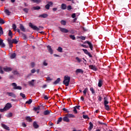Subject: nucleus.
I'll return each mask as SVG.
<instances>
[{
	"instance_id": "1",
	"label": "nucleus",
	"mask_w": 131,
	"mask_h": 131,
	"mask_svg": "<svg viewBox=\"0 0 131 131\" xmlns=\"http://www.w3.org/2000/svg\"><path fill=\"white\" fill-rule=\"evenodd\" d=\"M29 27L32 28V29H33V30H36V31H39V29H43V27L39 26L38 28L36 26H35L34 25L32 24V23H29Z\"/></svg>"
},
{
	"instance_id": "2",
	"label": "nucleus",
	"mask_w": 131,
	"mask_h": 131,
	"mask_svg": "<svg viewBox=\"0 0 131 131\" xmlns=\"http://www.w3.org/2000/svg\"><path fill=\"white\" fill-rule=\"evenodd\" d=\"M69 82H70V76L66 75L64 77V80L63 81V84H65L66 86L69 85Z\"/></svg>"
},
{
	"instance_id": "3",
	"label": "nucleus",
	"mask_w": 131,
	"mask_h": 131,
	"mask_svg": "<svg viewBox=\"0 0 131 131\" xmlns=\"http://www.w3.org/2000/svg\"><path fill=\"white\" fill-rule=\"evenodd\" d=\"M11 85H12L13 90H18L19 91L22 90V87L21 86H17L16 83H11Z\"/></svg>"
},
{
	"instance_id": "4",
	"label": "nucleus",
	"mask_w": 131,
	"mask_h": 131,
	"mask_svg": "<svg viewBox=\"0 0 131 131\" xmlns=\"http://www.w3.org/2000/svg\"><path fill=\"white\" fill-rule=\"evenodd\" d=\"M54 3L52 2H48V4L45 6V9L46 10H50V7H53Z\"/></svg>"
},
{
	"instance_id": "5",
	"label": "nucleus",
	"mask_w": 131,
	"mask_h": 131,
	"mask_svg": "<svg viewBox=\"0 0 131 131\" xmlns=\"http://www.w3.org/2000/svg\"><path fill=\"white\" fill-rule=\"evenodd\" d=\"M58 28L60 31H61V32H62V33H68V32H69V30H68L67 29H65L61 27H58Z\"/></svg>"
},
{
	"instance_id": "6",
	"label": "nucleus",
	"mask_w": 131,
	"mask_h": 131,
	"mask_svg": "<svg viewBox=\"0 0 131 131\" xmlns=\"http://www.w3.org/2000/svg\"><path fill=\"white\" fill-rule=\"evenodd\" d=\"M7 41L8 42V45H9V48L11 49V48H13V40H12V38H8L7 39Z\"/></svg>"
},
{
	"instance_id": "7",
	"label": "nucleus",
	"mask_w": 131,
	"mask_h": 131,
	"mask_svg": "<svg viewBox=\"0 0 131 131\" xmlns=\"http://www.w3.org/2000/svg\"><path fill=\"white\" fill-rule=\"evenodd\" d=\"M6 95H8L9 97H12V98H17V95H16L13 92H7Z\"/></svg>"
},
{
	"instance_id": "8",
	"label": "nucleus",
	"mask_w": 131,
	"mask_h": 131,
	"mask_svg": "<svg viewBox=\"0 0 131 131\" xmlns=\"http://www.w3.org/2000/svg\"><path fill=\"white\" fill-rule=\"evenodd\" d=\"M82 51L84 52V54L88 55V56H89V57H90V58L93 57V56L92 55V54H91V53H90V52H89V51H88V50L83 49Z\"/></svg>"
},
{
	"instance_id": "9",
	"label": "nucleus",
	"mask_w": 131,
	"mask_h": 131,
	"mask_svg": "<svg viewBox=\"0 0 131 131\" xmlns=\"http://www.w3.org/2000/svg\"><path fill=\"white\" fill-rule=\"evenodd\" d=\"M12 107V104L10 103H8L6 104L5 106L4 107L5 110L8 111L9 109Z\"/></svg>"
},
{
	"instance_id": "10",
	"label": "nucleus",
	"mask_w": 131,
	"mask_h": 131,
	"mask_svg": "<svg viewBox=\"0 0 131 131\" xmlns=\"http://www.w3.org/2000/svg\"><path fill=\"white\" fill-rule=\"evenodd\" d=\"M84 43H87L88 45H89V48H90L91 51H93V49H94V47L93 46V44H92V43H91V42H90L89 41H85L84 42Z\"/></svg>"
},
{
	"instance_id": "11",
	"label": "nucleus",
	"mask_w": 131,
	"mask_h": 131,
	"mask_svg": "<svg viewBox=\"0 0 131 131\" xmlns=\"http://www.w3.org/2000/svg\"><path fill=\"white\" fill-rule=\"evenodd\" d=\"M35 81V80L32 79L31 81H28V84L30 86H34V82Z\"/></svg>"
},
{
	"instance_id": "12",
	"label": "nucleus",
	"mask_w": 131,
	"mask_h": 131,
	"mask_svg": "<svg viewBox=\"0 0 131 131\" xmlns=\"http://www.w3.org/2000/svg\"><path fill=\"white\" fill-rule=\"evenodd\" d=\"M89 68L90 69H91L92 70H94V71H97L98 70L96 66H94L92 64L89 66Z\"/></svg>"
},
{
	"instance_id": "13",
	"label": "nucleus",
	"mask_w": 131,
	"mask_h": 131,
	"mask_svg": "<svg viewBox=\"0 0 131 131\" xmlns=\"http://www.w3.org/2000/svg\"><path fill=\"white\" fill-rule=\"evenodd\" d=\"M47 49L49 53H50L51 55H53V53L54 52V51L53 50V49H52V47H51V46L50 45L47 46Z\"/></svg>"
},
{
	"instance_id": "14",
	"label": "nucleus",
	"mask_w": 131,
	"mask_h": 131,
	"mask_svg": "<svg viewBox=\"0 0 131 131\" xmlns=\"http://www.w3.org/2000/svg\"><path fill=\"white\" fill-rule=\"evenodd\" d=\"M1 126L3 128H4V129H6V130H10V127H9L7 125L2 123Z\"/></svg>"
},
{
	"instance_id": "15",
	"label": "nucleus",
	"mask_w": 131,
	"mask_h": 131,
	"mask_svg": "<svg viewBox=\"0 0 131 131\" xmlns=\"http://www.w3.org/2000/svg\"><path fill=\"white\" fill-rule=\"evenodd\" d=\"M33 126L34 128L37 129L39 127V125L37 124V122L34 121L33 123Z\"/></svg>"
},
{
	"instance_id": "16",
	"label": "nucleus",
	"mask_w": 131,
	"mask_h": 131,
	"mask_svg": "<svg viewBox=\"0 0 131 131\" xmlns=\"http://www.w3.org/2000/svg\"><path fill=\"white\" fill-rule=\"evenodd\" d=\"M49 15H48V14L46 13H43L42 14H40L38 16L39 18H48Z\"/></svg>"
},
{
	"instance_id": "17",
	"label": "nucleus",
	"mask_w": 131,
	"mask_h": 131,
	"mask_svg": "<svg viewBox=\"0 0 131 131\" xmlns=\"http://www.w3.org/2000/svg\"><path fill=\"white\" fill-rule=\"evenodd\" d=\"M78 73H81V74H83V70L80 69H78L76 70V74H78Z\"/></svg>"
},
{
	"instance_id": "18",
	"label": "nucleus",
	"mask_w": 131,
	"mask_h": 131,
	"mask_svg": "<svg viewBox=\"0 0 131 131\" xmlns=\"http://www.w3.org/2000/svg\"><path fill=\"white\" fill-rule=\"evenodd\" d=\"M12 69L10 67H6V68H4L3 70L5 71L6 72H9V71H12Z\"/></svg>"
},
{
	"instance_id": "19",
	"label": "nucleus",
	"mask_w": 131,
	"mask_h": 131,
	"mask_svg": "<svg viewBox=\"0 0 131 131\" xmlns=\"http://www.w3.org/2000/svg\"><path fill=\"white\" fill-rule=\"evenodd\" d=\"M63 121H64L65 122H70V120L68 118V117L65 116L62 119Z\"/></svg>"
},
{
	"instance_id": "20",
	"label": "nucleus",
	"mask_w": 131,
	"mask_h": 131,
	"mask_svg": "<svg viewBox=\"0 0 131 131\" xmlns=\"http://www.w3.org/2000/svg\"><path fill=\"white\" fill-rule=\"evenodd\" d=\"M104 105H108V104H109V101H108V98L107 97H104Z\"/></svg>"
},
{
	"instance_id": "21",
	"label": "nucleus",
	"mask_w": 131,
	"mask_h": 131,
	"mask_svg": "<svg viewBox=\"0 0 131 131\" xmlns=\"http://www.w3.org/2000/svg\"><path fill=\"white\" fill-rule=\"evenodd\" d=\"M19 28L21 31H23L24 32H25L26 31V30L25 28L23 26V25L20 24Z\"/></svg>"
},
{
	"instance_id": "22",
	"label": "nucleus",
	"mask_w": 131,
	"mask_h": 131,
	"mask_svg": "<svg viewBox=\"0 0 131 131\" xmlns=\"http://www.w3.org/2000/svg\"><path fill=\"white\" fill-rule=\"evenodd\" d=\"M4 40L0 38V46H1V48H5L6 47V45L3 42Z\"/></svg>"
},
{
	"instance_id": "23",
	"label": "nucleus",
	"mask_w": 131,
	"mask_h": 131,
	"mask_svg": "<svg viewBox=\"0 0 131 131\" xmlns=\"http://www.w3.org/2000/svg\"><path fill=\"white\" fill-rule=\"evenodd\" d=\"M60 8L61 10H66V8H67V6H66V4H62L61 5Z\"/></svg>"
},
{
	"instance_id": "24",
	"label": "nucleus",
	"mask_w": 131,
	"mask_h": 131,
	"mask_svg": "<svg viewBox=\"0 0 131 131\" xmlns=\"http://www.w3.org/2000/svg\"><path fill=\"white\" fill-rule=\"evenodd\" d=\"M89 124L90 126L88 129L89 130H92L93 129V127H94V125L93 124V123H92V122H90Z\"/></svg>"
},
{
	"instance_id": "25",
	"label": "nucleus",
	"mask_w": 131,
	"mask_h": 131,
	"mask_svg": "<svg viewBox=\"0 0 131 131\" xmlns=\"http://www.w3.org/2000/svg\"><path fill=\"white\" fill-rule=\"evenodd\" d=\"M21 34H22V37L23 39H24V40H26L27 39H28V37H27V36L26 35V34L23 33H20Z\"/></svg>"
},
{
	"instance_id": "26",
	"label": "nucleus",
	"mask_w": 131,
	"mask_h": 131,
	"mask_svg": "<svg viewBox=\"0 0 131 131\" xmlns=\"http://www.w3.org/2000/svg\"><path fill=\"white\" fill-rule=\"evenodd\" d=\"M61 81V79L60 78H58L54 82L53 84H58L59 82Z\"/></svg>"
},
{
	"instance_id": "27",
	"label": "nucleus",
	"mask_w": 131,
	"mask_h": 131,
	"mask_svg": "<svg viewBox=\"0 0 131 131\" xmlns=\"http://www.w3.org/2000/svg\"><path fill=\"white\" fill-rule=\"evenodd\" d=\"M51 112H52V111H49V110L45 111L43 112V115H49L50 113H51Z\"/></svg>"
},
{
	"instance_id": "28",
	"label": "nucleus",
	"mask_w": 131,
	"mask_h": 131,
	"mask_svg": "<svg viewBox=\"0 0 131 131\" xmlns=\"http://www.w3.org/2000/svg\"><path fill=\"white\" fill-rule=\"evenodd\" d=\"M26 119V121H28L29 122H32V119L29 116L27 117Z\"/></svg>"
},
{
	"instance_id": "29",
	"label": "nucleus",
	"mask_w": 131,
	"mask_h": 131,
	"mask_svg": "<svg viewBox=\"0 0 131 131\" xmlns=\"http://www.w3.org/2000/svg\"><path fill=\"white\" fill-rule=\"evenodd\" d=\"M103 84V81L102 79H100L98 82V86L99 88H101Z\"/></svg>"
},
{
	"instance_id": "30",
	"label": "nucleus",
	"mask_w": 131,
	"mask_h": 131,
	"mask_svg": "<svg viewBox=\"0 0 131 131\" xmlns=\"http://www.w3.org/2000/svg\"><path fill=\"white\" fill-rule=\"evenodd\" d=\"M88 91H89V89L88 88H86L84 91H83V93L84 96H86V93H88Z\"/></svg>"
},
{
	"instance_id": "31",
	"label": "nucleus",
	"mask_w": 131,
	"mask_h": 131,
	"mask_svg": "<svg viewBox=\"0 0 131 131\" xmlns=\"http://www.w3.org/2000/svg\"><path fill=\"white\" fill-rule=\"evenodd\" d=\"M8 35L10 37V38H13V33H12V31L10 30H9Z\"/></svg>"
},
{
	"instance_id": "32",
	"label": "nucleus",
	"mask_w": 131,
	"mask_h": 131,
	"mask_svg": "<svg viewBox=\"0 0 131 131\" xmlns=\"http://www.w3.org/2000/svg\"><path fill=\"white\" fill-rule=\"evenodd\" d=\"M57 51H58V52L59 53H62L63 52V48H62L61 47H59L57 49Z\"/></svg>"
},
{
	"instance_id": "33",
	"label": "nucleus",
	"mask_w": 131,
	"mask_h": 131,
	"mask_svg": "<svg viewBox=\"0 0 131 131\" xmlns=\"http://www.w3.org/2000/svg\"><path fill=\"white\" fill-rule=\"evenodd\" d=\"M33 9H34V10L38 11V10H40V7L39 6L33 7Z\"/></svg>"
},
{
	"instance_id": "34",
	"label": "nucleus",
	"mask_w": 131,
	"mask_h": 131,
	"mask_svg": "<svg viewBox=\"0 0 131 131\" xmlns=\"http://www.w3.org/2000/svg\"><path fill=\"white\" fill-rule=\"evenodd\" d=\"M40 109V106H38L37 107H34L33 110L34 111H38Z\"/></svg>"
},
{
	"instance_id": "35",
	"label": "nucleus",
	"mask_w": 131,
	"mask_h": 131,
	"mask_svg": "<svg viewBox=\"0 0 131 131\" xmlns=\"http://www.w3.org/2000/svg\"><path fill=\"white\" fill-rule=\"evenodd\" d=\"M70 38L73 39V40H75V36H74V35H70Z\"/></svg>"
},
{
	"instance_id": "36",
	"label": "nucleus",
	"mask_w": 131,
	"mask_h": 131,
	"mask_svg": "<svg viewBox=\"0 0 131 131\" xmlns=\"http://www.w3.org/2000/svg\"><path fill=\"white\" fill-rule=\"evenodd\" d=\"M104 108L105 110H107V111H109L110 110V107L108 105H104Z\"/></svg>"
},
{
	"instance_id": "37",
	"label": "nucleus",
	"mask_w": 131,
	"mask_h": 131,
	"mask_svg": "<svg viewBox=\"0 0 131 131\" xmlns=\"http://www.w3.org/2000/svg\"><path fill=\"white\" fill-rule=\"evenodd\" d=\"M62 119H63L62 118V117H59L57 120V124H59L60 123V122H61V121H62Z\"/></svg>"
},
{
	"instance_id": "38",
	"label": "nucleus",
	"mask_w": 131,
	"mask_h": 131,
	"mask_svg": "<svg viewBox=\"0 0 131 131\" xmlns=\"http://www.w3.org/2000/svg\"><path fill=\"white\" fill-rule=\"evenodd\" d=\"M12 28H13L14 31H16V29L17 28V26H16V24H13L12 25Z\"/></svg>"
},
{
	"instance_id": "39",
	"label": "nucleus",
	"mask_w": 131,
	"mask_h": 131,
	"mask_svg": "<svg viewBox=\"0 0 131 131\" xmlns=\"http://www.w3.org/2000/svg\"><path fill=\"white\" fill-rule=\"evenodd\" d=\"M68 117H70V118H74L75 116L73 114H69L68 115Z\"/></svg>"
},
{
	"instance_id": "40",
	"label": "nucleus",
	"mask_w": 131,
	"mask_h": 131,
	"mask_svg": "<svg viewBox=\"0 0 131 131\" xmlns=\"http://www.w3.org/2000/svg\"><path fill=\"white\" fill-rule=\"evenodd\" d=\"M12 42L13 43L17 44L18 43V40L16 38L12 39Z\"/></svg>"
},
{
	"instance_id": "41",
	"label": "nucleus",
	"mask_w": 131,
	"mask_h": 131,
	"mask_svg": "<svg viewBox=\"0 0 131 131\" xmlns=\"http://www.w3.org/2000/svg\"><path fill=\"white\" fill-rule=\"evenodd\" d=\"M5 13L8 16H10V14H11V12H10V11H9V10H8V9L5 10Z\"/></svg>"
},
{
	"instance_id": "42",
	"label": "nucleus",
	"mask_w": 131,
	"mask_h": 131,
	"mask_svg": "<svg viewBox=\"0 0 131 131\" xmlns=\"http://www.w3.org/2000/svg\"><path fill=\"white\" fill-rule=\"evenodd\" d=\"M60 23H61V25H63V26L66 25V21L64 20H61Z\"/></svg>"
},
{
	"instance_id": "43",
	"label": "nucleus",
	"mask_w": 131,
	"mask_h": 131,
	"mask_svg": "<svg viewBox=\"0 0 131 131\" xmlns=\"http://www.w3.org/2000/svg\"><path fill=\"white\" fill-rule=\"evenodd\" d=\"M16 57V53H13L11 54V59H14V58Z\"/></svg>"
},
{
	"instance_id": "44",
	"label": "nucleus",
	"mask_w": 131,
	"mask_h": 131,
	"mask_svg": "<svg viewBox=\"0 0 131 131\" xmlns=\"http://www.w3.org/2000/svg\"><path fill=\"white\" fill-rule=\"evenodd\" d=\"M19 95H20V97L23 98V99H25V98H26L25 94H24L22 93H20Z\"/></svg>"
},
{
	"instance_id": "45",
	"label": "nucleus",
	"mask_w": 131,
	"mask_h": 131,
	"mask_svg": "<svg viewBox=\"0 0 131 131\" xmlns=\"http://www.w3.org/2000/svg\"><path fill=\"white\" fill-rule=\"evenodd\" d=\"M5 23H6L5 20L3 18H0V24H5Z\"/></svg>"
},
{
	"instance_id": "46",
	"label": "nucleus",
	"mask_w": 131,
	"mask_h": 131,
	"mask_svg": "<svg viewBox=\"0 0 131 131\" xmlns=\"http://www.w3.org/2000/svg\"><path fill=\"white\" fill-rule=\"evenodd\" d=\"M32 103V99H29L28 101H27L26 102V104H30Z\"/></svg>"
},
{
	"instance_id": "47",
	"label": "nucleus",
	"mask_w": 131,
	"mask_h": 131,
	"mask_svg": "<svg viewBox=\"0 0 131 131\" xmlns=\"http://www.w3.org/2000/svg\"><path fill=\"white\" fill-rule=\"evenodd\" d=\"M12 73H13L14 75H19V72L17 71H14Z\"/></svg>"
},
{
	"instance_id": "48",
	"label": "nucleus",
	"mask_w": 131,
	"mask_h": 131,
	"mask_svg": "<svg viewBox=\"0 0 131 131\" xmlns=\"http://www.w3.org/2000/svg\"><path fill=\"white\" fill-rule=\"evenodd\" d=\"M67 10L68 11H71V10H72V7L71 5L68 6Z\"/></svg>"
},
{
	"instance_id": "49",
	"label": "nucleus",
	"mask_w": 131,
	"mask_h": 131,
	"mask_svg": "<svg viewBox=\"0 0 131 131\" xmlns=\"http://www.w3.org/2000/svg\"><path fill=\"white\" fill-rule=\"evenodd\" d=\"M78 38H79L80 39H81L82 40H85V37L84 36H79Z\"/></svg>"
},
{
	"instance_id": "50",
	"label": "nucleus",
	"mask_w": 131,
	"mask_h": 131,
	"mask_svg": "<svg viewBox=\"0 0 131 131\" xmlns=\"http://www.w3.org/2000/svg\"><path fill=\"white\" fill-rule=\"evenodd\" d=\"M90 91L92 92V94H93V95H94V94H95V90H94V88L91 87L90 88Z\"/></svg>"
},
{
	"instance_id": "51",
	"label": "nucleus",
	"mask_w": 131,
	"mask_h": 131,
	"mask_svg": "<svg viewBox=\"0 0 131 131\" xmlns=\"http://www.w3.org/2000/svg\"><path fill=\"white\" fill-rule=\"evenodd\" d=\"M83 118H84V119H90V118H89V116L88 115H83Z\"/></svg>"
},
{
	"instance_id": "52",
	"label": "nucleus",
	"mask_w": 131,
	"mask_h": 131,
	"mask_svg": "<svg viewBox=\"0 0 131 131\" xmlns=\"http://www.w3.org/2000/svg\"><path fill=\"white\" fill-rule=\"evenodd\" d=\"M0 34H4V30H3L2 27H0Z\"/></svg>"
},
{
	"instance_id": "53",
	"label": "nucleus",
	"mask_w": 131,
	"mask_h": 131,
	"mask_svg": "<svg viewBox=\"0 0 131 131\" xmlns=\"http://www.w3.org/2000/svg\"><path fill=\"white\" fill-rule=\"evenodd\" d=\"M24 12L27 13H28V11H29V9L28 8H25L23 9Z\"/></svg>"
},
{
	"instance_id": "54",
	"label": "nucleus",
	"mask_w": 131,
	"mask_h": 131,
	"mask_svg": "<svg viewBox=\"0 0 131 131\" xmlns=\"http://www.w3.org/2000/svg\"><path fill=\"white\" fill-rule=\"evenodd\" d=\"M76 60H77V61H78L79 63H80V62H81V59L78 58V57H76Z\"/></svg>"
},
{
	"instance_id": "55",
	"label": "nucleus",
	"mask_w": 131,
	"mask_h": 131,
	"mask_svg": "<svg viewBox=\"0 0 131 131\" xmlns=\"http://www.w3.org/2000/svg\"><path fill=\"white\" fill-rule=\"evenodd\" d=\"M0 73L1 74H4V71L3 70L2 67H0Z\"/></svg>"
},
{
	"instance_id": "56",
	"label": "nucleus",
	"mask_w": 131,
	"mask_h": 131,
	"mask_svg": "<svg viewBox=\"0 0 131 131\" xmlns=\"http://www.w3.org/2000/svg\"><path fill=\"white\" fill-rule=\"evenodd\" d=\"M73 112H74L75 114H77V110H76L75 107H74Z\"/></svg>"
},
{
	"instance_id": "57",
	"label": "nucleus",
	"mask_w": 131,
	"mask_h": 131,
	"mask_svg": "<svg viewBox=\"0 0 131 131\" xmlns=\"http://www.w3.org/2000/svg\"><path fill=\"white\" fill-rule=\"evenodd\" d=\"M63 111H65L66 113H69L68 110L66 109V108H62Z\"/></svg>"
},
{
	"instance_id": "58",
	"label": "nucleus",
	"mask_w": 131,
	"mask_h": 131,
	"mask_svg": "<svg viewBox=\"0 0 131 131\" xmlns=\"http://www.w3.org/2000/svg\"><path fill=\"white\" fill-rule=\"evenodd\" d=\"M13 116V113H10L8 114L7 117H12Z\"/></svg>"
},
{
	"instance_id": "59",
	"label": "nucleus",
	"mask_w": 131,
	"mask_h": 131,
	"mask_svg": "<svg viewBox=\"0 0 131 131\" xmlns=\"http://www.w3.org/2000/svg\"><path fill=\"white\" fill-rule=\"evenodd\" d=\"M47 79L48 81H51V80H53V79L51 78L50 77H47Z\"/></svg>"
},
{
	"instance_id": "60",
	"label": "nucleus",
	"mask_w": 131,
	"mask_h": 131,
	"mask_svg": "<svg viewBox=\"0 0 131 131\" xmlns=\"http://www.w3.org/2000/svg\"><path fill=\"white\" fill-rule=\"evenodd\" d=\"M32 2H33V3H39L40 2V0H31Z\"/></svg>"
},
{
	"instance_id": "61",
	"label": "nucleus",
	"mask_w": 131,
	"mask_h": 131,
	"mask_svg": "<svg viewBox=\"0 0 131 131\" xmlns=\"http://www.w3.org/2000/svg\"><path fill=\"white\" fill-rule=\"evenodd\" d=\"M4 111H7L6 108H5V107H4V108L0 109V112H4Z\"/></svg>"
},
{
	"instance_id": "62",
	"label": "nucleus",
	"mask_w": 131,
	"mask_h": 131,
	"mask_svg": "<svg viewBox=\"0 0 131 131\" xmlns=\"http://www.w3.org/2000/svg\"><path fill=\"white\" fill-rule=\"evenodd\" d=\"M31 73H35L36 72V70H35V69H33L32 70H31Z\"/></svg>"
},
{
	"instance_id": "63",
	"label": "nucleus",
	"mask_w": 131,
	"mask_h": 131,
	"mask_svg": "<svg viewBox=\"0 0 131 131\" xmlns=\"http://www.w3.org/2000/svg\"><path fill=\"white\" fill-rule=\"evenodd\" d=\"M22 126H23V127H26V126H27V125H26L25 122H23L22 123Z\"/></svg>"
},
{
	"instance_id": "64",
	"label": "nucleus",
	"mask_w": 131,
	"mask_h": 131,
	"mask_svg": "<svg viewBox=\"0 0 131 131\" xmlns=\"http://www.w3.org/2000/svg\"><path fill=\"white\" fill-rule=\"evenodd\" d=\"M75 17H76V14L73 13V14L72 15V18H75Z\"/></svg>"
}]
</instances>
